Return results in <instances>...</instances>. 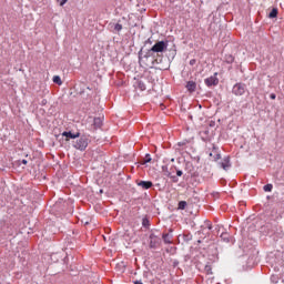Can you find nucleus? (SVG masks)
<instances>
[{
    "mask_svg": "<svg viewBox=\"0 0 284 284\" xmlns=\"http://www.w3.org/2000/svg\"><path fill=\"white\" fill-rule=\"evenodd\" d=\"M168 50V42L165 41H158L148 52L145 55L140 57V63H143L144 65H150L148 63V60L150 57H154V54H158V57H161L160 54L165 52Z\"/></svg>",
    "mask_w": 284,
    "mask_h": 284,
    "instance_id": "1",
    "label": "nucleus"
},
{
    "mask_svg": "<svg viewBox=\"0 0 284 284\" xmlns=\"http://www.w3.org/2000/svg\"><path fill=\"white\" fill-rule=\"evenodd\" d=\"M90 144V139L87 135H81L78 140L73 142V148L80 152H85L88 145Z\"/></svg>",
    "mask_w": 284,
    "mask_h": 284,
    "instance_id": "2",
    "label": "nucleus"
},
{
    "mask_svg": "<svg viewBox=\"0 0 284 284\" xmlns=\"http://www.w3.org/2000/svg\"><path fill=\"white\" fill-rule=\"evenodd\" d=\"M232 92L233 94H235V97H243V94H245V84L244 83L234 84Z\"/></svg>",
    "mask_w": 284,
    "mask_h": 284,
    "instance_id": "3",
    "label": "nucleus"
},
{
    "mask_svg": "<svg viewBox=\"0 0 284 284\" xmlns=\"http://www.w3.org/2000/svg\"><path fill=\"white\" fill-rule=\"evenodd\" d=\"M204 83L207 85V88H212V85H219V78H216V73L210 78H206Z\"/></svg>",
    "mask_w": 284,
    "mask_h": 284,
    "instance_id": "4",
    "label": "nucleus"
},
{
    "mask_svg": "<svg viewBox=\"0 0 284 284\" xmlns=\"http://www.w3.org/2000/svg\"><path fill=\"white\" fill-rule=\"evenodd\" d=\"M62 136H65V141H70V139H79L81 136V133H72L71 131H64L62 132Z\"/></svg>",
    "mask_w": 284,
    "mask_h": 284,
    "instance_id": "5",
    "label": "nucleus"
},
{
    "mask_svg": "<svg viewBox=\"0 0 284 284\" xmlns=\"http://www.w3.org/2000/svg\"><path fill=\"white\" fill-rule=\"evenodd\" d=\"M138 185L142 190H150V187H152V185H154V184L152 183V181H140V182H138Z\"/></svg>",
    "mask_w": 284,
    "mask_h": 284,
    "instance_id": "6",
    "label": "nucleus"
},
{
    "mask_svg": "<svg viewBox=\"0 0 284 284\" xmlns=\"http://www.w3.org/2000/svg\"><path fill=\"white\" fill-rule=\"evenodd\" d=\"M150 247L151 248L159 247V236L154 234L150 235Z\"/></svg>",
    "mask_w": 284,
    "mask_h": 284,
    "instance_id": "7",
    "label": "nucleus"
},
{
    "mask_svg": "<svg viewBox=\"0 0 284 284\" xmlns=\"http://www.w3.org/2000/svg\"><path fill=\"white\" fill-rule=\"evenodd\" d=\"M221 168L225 171L230 170L232 168V164L230 163V158H224L222 162L220 163Z\"/></svg>",
    "mask_w": 284,
    "mask_h": 284,
    "instance_id": "8",
    "label": "nucleus"
},
{
    "mask_svg": "<svg viewBox=\"0 0 284 284\" xmlns=\"http://www.w3.org/2000/svg\"><path fill=\"white\" fill-rule=\"evenodd\" d=\"M186 90L189 92H196V82L194 81L186 82Z\"/></svg>",
    "mask_w": 284,
    "mask_h": 284,
    "instance_id": "9",
    "label": "nucleus"
},
{
    "mask_svg": "<svg viewBox=\"0 0 284 284\" xmlns=\"http://www.w3.org/2000/svg\"><path fill=\"white\" fill-rule=\"evenodd\" d=\"M151 162H152V155H150V153H146L140 163L141 165H145L146 163H151Z\"/></svg>",
    "mask_w": 284,
    "mask_h": 284,
    "instance_id": "10",
    "label": "nucleus"
},
{
    "mask_svg": "<svg viewBox=\"0 0 284 284\" xmlns=\"http://www.w3.org/2000/svg\"><path fill=\"white\" fill-rule=\"evenodd\" d=\"M93 125H94V128H101V125H103V119L94 118Z\"/></svg>",
    "mask_w": 284,
    "mask_h": 284,
    "instance_id": "11",
    "label": "nucleus"
},
{
    "mask_svg": "<svg viewBox=\"0 0 284 284\" xmlns=\"http://www.w3.org/2000/svg\"><path fill=\"white\" fill-rule=\"evenodd\" d=\"M113 28V32H121V30H123V24H120L119 22L115 24H112Z\"/></svg>",
    "mask_w": 284,
    "mask_h": 284,
    "instance_id": "12",
    "label": "nucleus"
},
{
    "mask_svg": "<svg viewBox=\"0 0 284 284\" xmlns=\"http://www.w3.org/2000/svg\"><path fill=\"white\" fill-rule=\"evenodd\" d=\"M162 239H163L164 243H166V244L172 243V235H170L169 233L163 234Z\"/></svg>",
    "mask_w": 284,
    "mask_h": 284,
    "instance_id": "13",
    "label": "nucleus"
},
{
    "mask_svg": "<svg viewBox=\"0 0 284 284\" xmlns=\"http://www.w3.org/2000/svg\"><path fill=\"white\" fill-rule=\"evenodd\" d=\"M53 83H55L57 85H63V81H61V77L59 75H54L52 79Z\"/></svg>",
    "mask_w": 284,
    "mask_h": 284,
    "instance_id": "14",
    "label": "nucleus"
},
{
    "mask_svg": "<svg viewBox=\"0 0 284 284\" xmlns=\"http://www.w3.org/2000/svg\"><path fill=\"white\" fill-rule=\"evenodd\" d=\"M185 207H187V202L180 201L178 204V210H185Z\"/></svg>",
    "mask_w": 284,
    "mask_h": 284,
    "instance_id": "15",
    "label": "nucleus"
},
{
    "mask_svg": "<svg viewBox=\"0 0 284 284\" xmlns=\"http://www.w3.org/2000/svg\"><path fill=\"white\" fill-rule=\"evenodd\" d=\"M226 63H234V57L232 54L225 55Z\"/></svg>",
    "mask_w": 284,
    "mask_h": 284,
    "instance_id": "16",
    "label": "nucleus"
},
{
    "mask_svg": "<svg viewBox=\"0 0 284 284\" xmlns=\"http://www.w3.org/2000/svg\"><path fill=\"white\" fill-rule=\"evenodd\" d=\"M277 14H278V10L273 9V10L270 12V18H271V19H275V17H277Z\"/></svg>",
    "mask_w": 284,
    "mask_h": 284,
    "instance_id": "17",
    "label": "nucleus"
},
{
    "mask_svg": "<svg viewBox=\"0 0 284 284\" xmlns=\"http://www.w3.org/2000/svg\"><path fill=\"white\" fill-rule=\"evenodd\" d=\"M273 187L274 186L272 184H266V185H264V192H272Z\"/></svg>",
    "mask_w": 284,
    "mask_h": 284,
    "instance_id": "18",
    "label": "nucleus"
},
{
    "mask_svg": "<svg viewBox=\"0 0 284 284\" xmlns=\"http://www.w3.org/2000/svg\"><path fill=\"white\" fill-rule=\"evenodd\" d=\"M142 225H143V227H150V220L143 219L142 220Z\"/></svg>",
    "mask_w": 284,
    "mask_h": 284,
    "instance_id": "19",
    "label": "nucleus"
},
{
    "mask_svg": "<svg viewBox=\"0 0 284 284\" xmlns=\"http://www.w3.org/2000/svg\"><path fill=\"white\" fill-rule=\"evenodd\" d=\"M205 271H206L207 274H212V267L211 266L206 265L205 266Z\"/></svg>",
    "mask_w": 284,
    "mask_h": 284,
    "instance_id": "20",
    "label": "nucleus"
},
{
    "mask_svg": "<svg viewBox=\"0 0 284 284\" xmlns=\"http://www.w3.org/2000/svg\"><path fill=\"white\" fill-rule=\"evenodd\" d=\"M139 88H140V90H145V84L144 83H142V82H139Z\"/></svg>",
    "mask_w": 284,
    "mask_h": 284,
    "instance_id": "21",
    "label": "nucleus"
},
{
    "mask_svg": "<svg viewBox=\"0 0 284 284\" xmlns=\"http://www.w3.org/2000/svg\"><path fill=\"white\" fill-rule=\"evenodd\" d=\"M196 64V59L190 60V65H195Z\"/></svg>",
    "mask_w": 284,
    "mask_h": 284,
    "instance_id": "22",
    "label": "nucleus"
},
{
    "mask_svg": "<svg viewBox=\"0 0 284 284\" xmlns=\"http://www.w3.org/2000/svg\"><path fill=\"white\" fill-rule=\"evenodd\" d=\"M176 175L178 176H183V171H181V170L176 171Z\"/></svg>",
    "mask_w": 284,
    "mask_h": 284,
    "instance_id": "23",
    "label": "nucleus"
},
{
    "mask_svg": "<svg viewBox=\"0 0 284 284\" xmlns=\"http://www.w3.org/2000/svg\"><path fill=\"white\" fill-rule=\"evenodd\" d=\"M270 99H272V101H274V100L276 99V94L272 93V94L270 95Z\"/></svg>",
    "mask_w": 284,
    "mask_h": 284,
    "instance_id": "24",
    "label": "nucleus"
},
{
    "mask_svg": "<svg viewBox=\"0 0 284 284\" xmlns=\"http://www.w3.org/2000/svg\"><path fill=\"white\" fill-rule=\"evenodd\" d=\"M64 3H68V0H61L60 6L63 7Z\"/></svg>",
    "mask_w": 284,
    "mask_h": 284,
    "instance_id": "25",
    "label": "nucleus"
},
{
    "mask_svg": "<svg viewBox=\"0 0 284 284\" xmlns=\"http://www.w3.org/2000/svg\"><path fill=\"white\" fill-rule=\"evenodd\" d=\"M23 165H28V160H22Z\"/></svg>",
    "mask_w": 284,
    "mask_h": 284,
    "instance_id": "26",
    "label": "nucleus"
},
{
    "mask_svg": "<svg viewBox=\"0 0 284 284\" xmlns=\"http://www.w3.org/2000/svg\"><path fill=\"white\" fill-rule=\"evenodd\" d=\"M154 61H155V63H159V59H155Z\"/></svg>",
    "mask_w": 284,
    "mask_h": 284,
    "instance_id": "27",
    "label": "nucleus"
},
{
    "mask_svg": "<svg viewBox=\"0 0 284 284\" xmlns=\"http://www.w3.org/2000/svg\"><path fill=\"white\" fill-rule=\"evenodd\" d=\"M217 159H221V155H217Z\"/></svg>",
    "mask_w": 284,
    "mask_h": 284,
    "instance_id": "28",
    "label": "nucleus"
}]
</instances>
